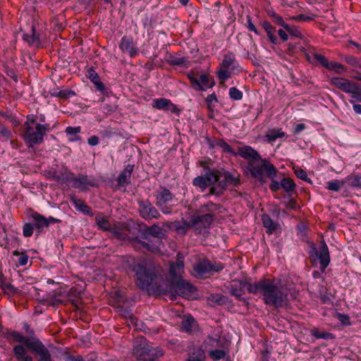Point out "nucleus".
Instances as JSON below:
<instances>
[{
  "label": "nucleus",
  "mask_w": 361,
  "mask_h": 361,
  "mask_svg": "<svg viewBox=\"0 0 361 361\" xmlns=\"http://www.w3.org/2000/svg\"><path fill=\"white\" fill-rule=\"evenodd\" d=\"M281 188L288 193V195L290 197L292 195V192L294 191L295 188V183L293 180L289 177L283 178L281 180Z\"/></svg>",
  "instance_id": "obj_29"
},
{
  "label": "nucleus",
  "mask_w": 361,
  "mask_h": 361,
  "mask_svg": "<svg viewBox=\"0 0 361 361\" xmlns=\"http://www.w3.org/2000/svg\"><path fill=\"white\" fill-rule=\"evenodd\" d=\"M241 183L240 176L236 172H230L224 169H205V173L195 177L192 180L195 187L199 188L203 192L207 188L210 187L207 197L223 195L228 188V185L238 187Z\"/></svg>",
  "instance_id": "obj_3"
},
{
  "label": "nucleus",
  "mask_w": 361,
  "mask_h": 361,
  "mask_svg": "<svg viewBox=\"0 0 361 361\" xmlns=\"http://www.w3.org/2000/svg\"><path fill=\"white\" fill-rule=\"evenodd\" d=\"M262 25V27H264V30L266 31V32L267 34V37H269L271 42L274 44H277V37L274 35V32L276 31L275 28L267 20L263 21Z\"/></svg>",
  "instance_id": "obj_27"
},
{
  "label": "nucleus",
  "mask_w": 361,
  "mask_h": 361,
  "mask_svg": "<svg viewBox=\"0 0 361 361\" xmlns=\"http://www.w3.org/2000/svg\"><path fill=\"white\" fill-rule=\"evenodd\" d=\"M247 27L250 31L254 32L257 35H260L255 25L252 22V18L250 16H247Z\"/></svg>",
  "instance_id": "obj_64"
},
{
  "label": "nucleus",
  "mask_w": 361,
  "mask_h": 361,
  "mask_svg": "<svg viewBox=\"0 0 361 361\" xmlns=\"http://www.w3.org/2000/svg\"><path fill=\"white\" fill-rule=\"evenodd\" d=\"M175 195L172 194L170 190L164 187L161 188V190L158 191L155 195L156 202L155 204L159 208L161 212L165 214H169L172 213L173 205L169 204Z\"/></svg>",
  "instance_id": "obj_11"
},
{
  "label": "nucleus",
  "mask_w": 361,
  "mask_h": 361,
  "mask_svg": "<svg viewBox=\"0 0 361 361\" xmlns=\"http://www.w3.org/2000/svg\"><path fill=\"white\" fill-rule=\"evenodd\" d=\"M207 301L210 306H214L215 305H224L230 302L227 296L219 293L211 294L208 297Z\"/></svg>",
  "instance_id": "obj_25"
},
{
  "label": "nucleus",
  "mask_w": 361,
  "mask_h": 361,
  "mask_svg": "<svg viewBox=\"0 0 361 361\" xmlns=\"http://www.w3.org/2000/svg\"><path fill=\"white\" fill-rule=\"evenodd\" d=\"M23 39L27 42L30 46L38 47L40 44L39 35L36 34L35 27L32 25L30 33H25L23 35Z\"/></svg>",
  "instance_id": "obj_23"
},
{
  "label": "nucleus",
  "mask_w": 361,
  "mask_h": 361,
  "mask_svg": "<svg viewBox=\"0 0 361 361\" xmlns=\"http://www.w3.org/2000/svg\"><path fill=\"white\" fill-rule=\"evenodd\" d=\"M130 176H128V173L123 171L118 176L116 180L118 185L124 186L125 185L130 183Z\"/></svg>",
  "instance_id": "obj_50"
},
{
  "label": "nucleus",
  "mask_w": 361,
  "mask_h": 361,
  "mask_svg": "<svg viewBox=\"0 0 361 361\" xmlns=\"http://www.w3.org/2000/svg\"><path fill=\"white\" fill-rule=\"evenodd\" d=\"M130 269L135 273L137 287L146 290L149 295L170 293L172 295L189 298L195 290V287L183 279L174 282H166L160 273L159 267L149 265L145 259L134 262Z\"/></svg>",
  "instance_id": "obj_1"
},
{
  "label": "nucleus",
  "mask_w": 361,
  "mask_h": 361,
  "mask_svg": "<svg viewBox=\"0 0 361 361\" xmlns=\"http://www.w3.org/2000/svg\"><path fill=\"white\" fill-rule=\"evenodd\" d=\"M169 102L170 100L166 98L156 99L153 100L152 106L157 109L166 111V108L169 106Z\"/></svg>",
  "instance_id": "obj_39"
},
{
  "label": "nucleus",
  "mask_w": 361,
  "mask_h": 361,
  "mask_svg": "<svg viewBox=\"0 0 361 361\" xmlns=\"http://www.w3.org/2000/svg\"><path fill=\"white\" fill-rule=\"evenodd\" d=\"M345 180L350 187L361 188V176H348Z\"/></svg>",
  "instance_id": "obj_38"
},
{
  "label": "nucleus",
  "mask_w": 361,
  "mask_h": 361,
  "mask_svg": "<svg viewBox=\"0 0 361 361\" xmlns=\"http://www.w3.org/2000/svg\"><path fill=\"white\" fill-rule=\"evenodd\" d=\"M133 355L137 361H157L164 352L159 348L152 347L145 336H140L133 341Z\"/></svg>",
  "instance_id": "obj_7"
},
{
  "label": "nucleus",
  "mask_w": 361,
  "mask_h": 361,
  "mask_svg": "<svg viewBox=\"0 0 361 361\" xmlns=\"http://www.w3.org/2000/svg\"><path fill=\"white\" fill-rule=\"evenodd\" d=\"M130 243L132 246L137 250L140 251H149L153 252L155 250V247L145 241L141 240L138 236L136 237H128Z\"/></svg>",
  "instance_id": "obj_18"
},
{
  "label": "nucleus",
  "mask_w": 361,
  "mask_h": 361,
  "mask_svg": "<svg viewBox=\"0 0 361 361\" xmlns=\"http://www.w3.org/2000/svg\"><path fill=\"white\" fill-rule=\"evenodd\" d=\"M138 232L140 234V236L139 238L141 240H148L149 237L150 236L149 234H147V225L145 224L140 227V228L138 229Z\"/></svg>",
  "instance_id": "obj_62"
},
{
  "label": "nucleus",
  "mask_w": 361,
  "mask_h": 361,
  "mask_svg": "<svg viewBox=\"0 0 361 361\" xmlns=\"http://www.w3.org/2000/svg\"><path fill=\"white\" fill-rule=\"evenodd\" d=\"M56 95L61 99H66L72 96L75 95V93L73 90H66L59 91Z\"/></svg>",
  "instance_id": "obj_57"
},
{
  "label": "nucleus",
  "mask_w": 361,
  "mask_h": 361,
  "mask_svg": "<svg viewBox=\"0 0 361 361\" xmlns=\"http://www.w3.org/2000/svg\"><path fill=\"white\" fill-rule=\"evenodd\" d=\"M80 295L81 291L78 290L75 287L70 288L67 293L71 303L75 307H78V300L76 299L80 298Z\"/></svg>",
  "instance_id": "obj_32"
},
{
  "label": "nucleus",
  "mask_w": 361,
  "mask_h": 361,
  "mask_svg": "<svg viewBox=\"0 0 361 361\" xmlns=\"http://www.w3.org/2000/svg\"><path fill=\"white\" fill-rule=\"evenodd\" d=\"M0 135L6 140L11 139L13 136L11 131L3 124H0Z\"/></svg>",
  "instance_id": "obj_56"
},
{
  "label": "nucleus",
  "mask_w": 361,
  "mask_h": 361,
  "mask_svg": "<svg viewBox=\"0 0 361 361\" xmlns=\"http://www.w3.org/2000/svg\"><path fill=\"white\" fill-rule=\"evenodd\" d=\"M290 35L302 39V35L300 31L295 26H290L288 24L285 25L284 28Z\"/></svg>",
  "instance_id": "obj_51"
},
{
  "label": "nucleus",
  "mask_w": 361,
  "mask_h": 361,
  "mask_svg": "<svg viewBox=\"0 0 361 361\" xmlns=\"http://www.w3.org/2000/svg\"><path fill=\"white\" fill-rule=\"evenodd\" d=\"M72 183L73 188L82 190H86L87 186H96V184L94 182L90 181L86 175H79L78 178L73 177Z\"/></svg>",
  "instance_id": "obj_20"
},
{
  "label": "nucleus",
  "mask_w": 361,
  "mask_h": 361,
  "mask_svg": "<svg viewBox=\"0 0 361 361\" xmlns=\"http://www.w3.org/2000/svg\"><path fill=\"white\" fill-rule=\"evenodd\" d=\"M34 225L32 223H25L23 226V234L25 237H30L33 234Z\"/></svg>",
  "instance_id": "obj_54"
},
{
  "label": "nucleus",
  "mask_w": 361,
  "mask_h": 361,
  "mask_svg": "<svg viewBox=\"0 0 361 361\" xmlns=\"http://www.w3.org/2000/svg\"><path fill=\"white\" fill-rule=\"evenodd\" d=\"M174 224L175 230L183 235H185L188 229L192 228L190 220L188 221L183 219L182 221L175 222Z\"/></svg>",
  "instance_id": "obj_30"
},
{
  "label": "nucleus",
  "mask_w": 361,
  "mask_h": 361,
  "mask_svg": "<svg viewBox=\"0 0 361 361\" xmlns=\"http://www.w3.org/2000/svg\"><path fill=\"white\" fill-rule=\"evenodd\" d=\"M52 28L55 31H61L65 28L63 16L54 17L51 20Z\"/></svg>",
  "instance_id": "obj_36"
},
{
  "label": "nucleus",
  "mask_w": 361,
  "mask_h": 361,
  "mask_svg": "<svg viewBox=\"0 0 361 361\" xmlns=\"http://www.w3.org/2000/svg\"><path fill=\"white\" fill-rule=\"evenodd\" d=\"M96 221L99 229L104 231H109L111 229V225L106 218H96Z\"/></svg>",
  "instance_id": "obj_47"
},
{
  "label": "nucleus",
  "mask_w": 361,
  "mask_h": 361,
  "mask_svg": "<svg viewBox=\"0 0 361 361\" xmlns=\"http://www.w3.org/2000/svg\"><path fill=\"white\" fill-rule=\"evenodd\" d=\"M337 318L343 325L349 326L351 324L350 317L348 314L337 313Z\"/></svg>",
  "instance_id": "obj_58"
},
{
  "label": "nucleus",
  "mask_w": 361,
  "mask_h": 361,
  "mask_svg": "<svg viewBox=\"0 0 361 361\" xmlns=\"http://www.w3.org/2000/svg\"><path fill=\"white\" fill-rule=\"evenodd\" d=\"M221 207V204L209 201L196 209L190 216V224L195 231L200 233L202 228H209L216 217L214 212Z\"/></svg>",
  "instance_id": "obj_6"
},
{
  "label": "nucleus",
  "mask_w": 361,
  "mask_h": 361,
  "mask_svg": "<svg viewBox=\"0 0 361 361\" xmlns=\"http://www.w3.org/2000/svg\"><path fill=\"white\" fill-rule=\"evenodd\" d=\"M109 231L112 234L113 237L118 240H123L127 238V234L123 233L122 229L118 226H111V229Z\"/></svg>",
  "instance_id": "obj_44"
},
{
  "label": "nucleus",
  "mask_w": 361,
  "mask_h": 361,
  "mask_svg": "<svg viewBox=\"0 0 361 361\" xmlns=\"http://www.w3.org/2000/svg\"><path fill=\"white\" fill-rule=\"evenodd\" d=\"M198 82L200 83V87H202L200 90L204 91L207 88H211L212 87L215 82L214 80H212L211 82H209V79L207 75L202 74Z\"/></svg>",
  "instance_id": "obj_35"
},
{
  "label": "nucleus",
  "mask_w": 361,
  "mask_h": 361,
  "mask_svg": "<svg viewBox=\"0 0 361 361\" xmlns=\"http://www.w3.org/2000/svg\"><path fill=\"white\" fill-rule=\"evenodd\" d=\"M236 153L240 157L249 160L247 169L251 176L257 179L261 183L265 182L264 172L268 177L271 178L276 176V168L269 160L262 159L252 147H239Z\"/></svg>",
  "instance_id": "obj_5"
},
{
  "label": "nucleus",
  "mask_w": 361,
  "mask_h": 361,
  "mask_svg": "<svg viewBox=\"0 0 361 361\" xmlns=\"http://www.w3.org/2000/svg\"><path fill=\"white\" fill-rule=\"evenodd\" d=\"M60 178V182L63 183H69L73 181L74 173L71 171L68 170L67 168H63L59 173Z\"/></svg>",
  "instance_id": "obj_31"
},
{
  "label": "nucleus",
  "mask_w": 361,
  "mask_h": 361,
  "mask_svg": "<svg viewBox=\"0 0 361 361\" xmlns=\"http://www.w3.org/2000/svg\"><path fill=\"white\" fill-rule=\"evenodd\" d=\"M15 256H20L18 259V264L19 266H25L27 264L29 256L25 252H19L16 250L13 252Z\"/></svg>",
  "instance_id": "obj_49"
},
{
  "label": "nucleus",
  "mask_w": 361,
  "mask_h": 361,
  "mask_svg": "<svg viewBox=\"0 0 361 361\" xmlns=\"http://www.w3.org/2000/svg\"><path fill=\"white\" fill-rule=\"evenodd\" d=\"M311 334L314 336L316 338H324V339H333L334 336L331 333H329L326 331H319L317 328H314L311 330Z\"/></svg>",
  "instance_id": "obj_37"
},
{
  "label": "nucleus",
  "mask_w": 361,
  "mask_h": 361,
  "mask_svg": "<svg viewBox=\"0 0 361 361\" xmlns=\"http://www.w3.org/2000/svg\"><path fill=\"white\" fill-rule=\"evenodd\" d=\"M235 61V55L232 52H229L228 54H226L224 57V59L221 63V66L224 68H230L233 73H237L240 71V68L239 66H235L234 63Z\"/></svg>",
  "instance_id": "obj_19"
},
{
  "label": "nucleus",
  "mask_w": 361,
  "mask_h": 361,
  "mask_svg": "<svg viewBox=\"0 0 361 361\" xmlns=\"http://www.w3.org/2000/svg\"><path fill=\"white\" fill-rule=\"evenodd\" d=\"M325 68L330 71H335L338 73H341L345 71L343 65L336 61L328 62V66Z\"/></svg>",
  "instance_id": "obj_45"
},
{
  "label": "nucleus",
  "mask_w": 361,
  "mask_h": 361,
  "mask_svg": "<svg viewBox=\"0 0 361 361\" xmlns=\"http://www.w3.org/2000/svg\"><path fill=\"white\" fill-rule=\"evenodd\" d=\"M309 255L312 261H319L320 269L322 271H324L330 263L329 248L325 241L324 240L321 241L319 250L317 248L316 245L312 243Z\"/></svg>",
  "instance_id": "obj_10"
},
{
  "label": "nucleus",
  "mask_w": 361,
  "mask_h": 361,
  "mask_svg": "<svg viewBox=\"0 0 361 361\" xmlns=\"http://www.w3.org/2000/svg\"><path fill=\"white\" fill-rule=\"evenodd\" d=\"M116 309L117 312H118L121 317L126 319H130L133 322H134V320H136L137 322V319L133 317L130 310L124 308L123 307L120 305H118Z\"/></svg>",
  "instance_id": "obj_40"
},
{
  "label": "nucleus",
  "mask_w": 361,
  "mask_h": 361,
  "mask_svg": "<svg viewBox=\"0 0 361 361\" xmlns=\"http://www.w3.org/2000/svg\"><path fill=\"white\" fill-rule=\"evenodd\" d=\"M285 135V133L281 131V129H272L269 131L267 135V139L269 142H274L279 137H282Z\"/></svg>",
  "instance_id": "obj_42"
},
{
  "label": "nucleus",
  "mask_w": 361,
  "mask_h": 361,
  "mask_svg": "<svg viewBox=\"0 0 361 361\" xmlns=\"http://www.w3.org/2000/svg\"><path fill=\"white\" fill-rule=\"evenodd\" d=\"M247 291L250 293H260L266 305L282 307L287 305L288 288L283 286H277L274 280L263 279L254 284L248 285Z\"/></svg>",
  "instance_id": "obj_4"
},
{
  "label": "nucleus",
  "mask_w": 361,
  "mask_h": 361,
  "mask_svg": "<svg viewBox=\"0 0 361 361\" xmlns=\"http://www.w3.org/2000/svg\"><path fill=\"white\" fill-rule=\"evenodd\" d=\"M86 76L93 82L96 87V88L103 92L105 87L104 85L100 80V78L99 75L95 72L93 68H90L87 71Z\"/></svg>",
  "instance_id": "obj_21"
},
{
  "label": "nucleus",
  "mask_w": 361,
  "mask_h": 361,
  "mask_svg": "<svg viewBox=\"0 0 361 361\" xmlns=\"http://www.w3.org/2000/svg\"><path fill=\"white\" fill-rule=\"evenodd\" d=\"M12 341L23 343L13 348V356L18 361H54L51 353L40 339L36 336H24L20 332L6 329L1 334Z\"/></svg>",
  "instance_id": "obj_2"
},
{
  "label": "nucleus",
  "mask_w": 361,
  "mask_h": 361,
  "mask_svg": "<svg viewBox=\"0 0 361 361\" xmlns=\"http://www.w3.org/2000/svg\"><path fill=\"white\" fill-rule=\"evenodd\" d=\"M147 234H149L152 237L159 239H162L166 237L165 231L157 224H154L150 226H147Z\"/></svg>",
  "instance_id": "obj_26"
},
{
  "label": "nucleus",
  "mask_w": 361,
  "mask_h": 361,
  "mask_svg": "<svg viewBox=\"0 0 361 361\" xmlns=\"http://www.w3.org/2000/svg\"><path fill=\"white\" fill-rule=\"evenodd\" d=\"M166 62L168 64L171 66H183L185 67H188L190 65V61L186 57H176L173 56H171L167 60Z\"/></svg>",
  "instance_id": "obj_28"
},
{
  "label": "nucleus",
  "mask_w": 361,
  "mask_h": 361,
  "mask_svg": "<svg viewBox=\"0 0 361 361\" xmlns=\"http://www.w3.org/2000/svg\"><path fill=\"white\" fill-rule=\"evenodd\" d=\"M345 183V180H334L327 183V188L329 190L338 192Z\"/></svg>",
  "instance_id": "obj_41"
},
{
  "label": "nucleus",
  "mask_w": 361,
  "mask_h": 361,
  "mask_svg": "<svg viewBox=\"0 0 361 361\" xmlns=\"http://www.w3.org/2000/svg\"><path fill=\"white\" fill-rule=\"evenodd\" d=\"M307 59L312 64L317 65V63L321 64L323 67L328 66V59L320 54L310 51L306 54Z\"/></svg>",
  "instance_id": "obj_22"
},
{
  "label": "nucleus",
  "mask_w": 361,
  "mask_h": 361,
  "mask_svg": "<svg viewBox=\"0 0 361 361\" xmlns=\"http://www.w3.org/2000/svg\"><path fill=\"white\" fill-rule=\"evenodd\" d=\"M285 206L287 209H296L299 208L296 200L292 197H290L289 200L285 202Z\"/></svg>",
  "instance_id": "obj_63"
},
{
  "label": "nucleus",
  "mask_w": 361,
  "mask_h": 361,
  "mask_svg": "<svg viewBox=\"0 0 361 361\" xmlns=\"http://www.w3.org/2000/svg\"><path fill=\"white\" fill-rule=\"evenodd\" d=\"M188 77L191 83V86L195 90H200L201 89H202V87H200V83L198 82L199 78H197L193 73L188 74Z\"/></svg>",
  "instance_id": "obj_55"
},
{
  "label": "nucleus",
  "mask_w": 361,
  "mask_h": 361,
  "mask_svg": "<svg viewBox=\"0 0 361 361\" xmlns=\"http://www.w3.org/2000/svg\"><path fill=\"white\" fill-rule=\"evenodd\" d=\"M231 73H233L231 70L221 67V69L217 72V75L220 80L225 81L231 78Z\"/></svg>",
  "instance_id": "obj_53"
},
{
  "label": "nucleus",
  "mask_w": 361,
  "mask_h": 361,
  "mask_svg": "<svg viewBox=\"0 0 361 361\" xmlns=\"http://www.w3.org/2000/svg\"><path fill=\"white\" fill-rule=\"evenodd\" d=\"M269 16L272 19L274 23L281 25L283 28H285V25H288L284 22L283 18L274 11L269 12Z\"/></svg>",
  "instance_id": "obj_48"
},
{
  "label": "nucleus",
  "mask_w": 361,
  "mask_h": 361,
  "mask_svg": "<svg viewBox=\"0 0 361 361\" xmlns=\"http://www.w3.org/2000/svg\"><path fill=\"white\" fill-rule=\"evenodd\" d=\"M216 145L221 148L224 153L229 154L232 156H237V153L231 148V147L224 140L220 139L216 141Z\"/></svg>",
  "instance_id": "obj_34"
},
{
  "label": "nucleus",
  "mask_w": 361,
  "mask_h": 361,
  "mask_svg": "<svg viewBox=\"0 0 361 361\" xmlns=\"http://www.w3.org/2000/svg\"><path fill=\"white\" fill-rule=\"evenodd\" d=\"M30 217L32 220V224L36 229L37 233H41L44 231V228L48 227V221L47 218L39 214L38 212L30 209L29 210Z\"/></svg>",
  "instance_id": "obj_17"
},
{
  "label": "nucleus",
  "mask_w": 361,
  "mask_h": 361,
  "mask_svg": "<svg viewBox=\"0 0 361 361\" xmlns=\"http://www.w3.org/2000/svg\"><path fill=\"white\" fill-rule=\"evenodd\" d=\"M37 116L34 115L27 116L26 118V121L24 123V128H27V126H35L37 124Z\"/></svg>",
  "instance_id": "obj_60"
},
{
  "label": "nucleus",
  "mask_w": 361,
  "mask_h": 361,
  "mask_svg": "<svg viewBox=\"0 0 361 361\" xmlns=\"http://www.w3.org/2000/svg\"><path fill=\"white\" fill-rule=\"evenodd\" d=\"M250 284L242 280H233L229 285V292L231 295L240 300L241 296L245 293V289L247 290V286Z\"/></svg>",
  "instance_id": "obj_16"
},
{
  "label": "nucleus",
  "mask_w": 361,
  "mask_h": 361,
  "mask_svg": "<svg viewBox=\"0 0 361 361\" xmlns=\"http://www.w3.org/2000/svg\"><path fill=\"white\" fill-rule=\"evenodd\" d=\"M71 201L74 204L75 207L80 212L85 214H90L91 211L90 207H88L82 200L76 197H72Z\"/></svg>",
  "instance_id": "obj_33"
},
{
  "label": "nucleus",
  "mask_w": 361,
  "mask_h": 361,
  "mask_svg": "<svg viewBox=\"0 0 361 361\" xmlns=\"http://www.w3.org/2000/svg\"><path fill=\"white\" fill-rule=\"evenodd\" d=\"M295 173L298 178L305 181L311 182L310 179L307 177V172L305 170L301 169H295Z\"/></svg>",
  "instance_id": "obj_59"
},
{
  "label": "nucleus",
  "mask_w": 361,
  "mask_h": 361,
  "mask_svg": "<svg viewBox=\"0 0 361 361\" xmlns=\"http://www.w3.org/2000/svg\"><path fill=\"white\" fill-rule=\"evenodd\" d=\"M81 131L80 126L71 127L68 126L66 128L65 132L68 135H77Z\"/></svg>",
  "instance_id": "obj_61"
},
{
  "label": "nucleus",
  "mask_w": 361,
  "mask_h": 361,
  "mask_svg": "<svg viewBox=\"0 0 361 361\" xmlns=\"http://www.w3.org/2000/svg\"><path fill=\"white\" fill-rule=\"evenodd\" d=\"M119 48L123 53H127L130 57L133 58L139 53V49L136 47L133 37L124 35L119 44Z\"/></svg>",
  "instance_id": "obj_14"
},
{
  "label": "nucleus",
  "mask_w": 361,
  "mask_h": 361,
  "mask_svg": "<svg viewBox=\"0 0 361 361\" xmlns=\"http://www.w3.org/2000/svg\"><path fill=\"white\" fill-rule=\"evenodd\" d=\"M331 82L344 92L350 94L361 92V85L356 82H352L348 79L335 77L331 78Z\"/></svg>",
  "instance_id": "obj_13"
},
{
  "label": "nucleus",
  "mask_w": 361,
  "mask_h": 361,
  "mask_svg": "<svg viewBox=\"0 0 361 361\" xmlns=\"http://www.w3.org/2000/svg\"><path fill=\"white\" fill-rule=\"evenodd\" d=\"M180 254H178L176 262H171L169 266V280L168 282H174L182 279L181 274L183 272L184 263L180 260Z\"/></svg>",
  "instance_id": "obj_15"
},
{
  "label": "nucleus",
  "mask_w": 361,
  "mask_h": 361,
  "mask_svg": "<svg viewBox=\"0 0 361 361\" xmlns=\"http://www.w3.org/2000/svg\"><path fill=\"white\" fill-rule=\"evenodd\" d=\"M138 212L140 216L145 220L159 219L161 214L149 200L138 201Z\"/></svg>",
  "instance_id": "obj_12"
},
{
  "label": "nucleus",
  "mask_w": 361,
  "mask_h": 361,
  "mask_svg": "<svg viewBox=\"0 0 361 361\" xmlns=\"http://www.w3.org/2000/svg\"><path fill=\"white\" fill-rule=\"evenodd\" d=\"M262 221L268 234H271L279 227V224L274 222L267 214L262 215Z\"/></svg>",
  "instance_id": "obj_24"
},
{
  "label": "nucleus",
  "mask_w": 361,
  "mask_h": 361,
  "mask_svg": "<svg viewBox=\"0 0 361 361\" xmlns=\"http://www.w3.org/2000/svg\"><path fill=\"white\" fill-rule=\"evenodd\" d=\"M224 268L223 264H212L207 258H200L193 265V275L198 279H204L213 275L216 272H219Z\"/></svg>",
  "instance_id": "obj_9"
},
{
  "label": "nucleus",
  "mask_w": 361,
  "mask_h": 361,
  "mask_svg": "<svg viewBox=\"0 0 361 361\" xmlns=\"http://www.w3.org/2000/svg\"><path fill=\"white\" fill-rule=\"evenodd\" d=\"M229 96L234 100H240L243 98V92L237 87H233L229 89Z\"/></svg>",
  "instance_id": "obj_52"
},
{
  "label": "nucleus",
  "mask_w": 361,
  "mask_h": 361,
  "mask_svg": "<svg viewBox=\"0 0 361 361\" xmlns=\"http://www.w3.org/2000/svg\"><path fill=\"white\" fill-rule=\"evenodd\" d=\"M49 131V124L37 123L35 126L24 128L22 137L28 148H33L44 142V136Z\"/></svg>",
  "instance_id": "obj_8"
},
{
  "label": "nucleus",
  "mask_w": 361,
  "mask_h": 361,
  "mask_svg": "<svg viewBox=\"0 0 361 361\" xmlns=\"http://www.w3.org/2000/svg\"><path fill=\"white\" fill-rule=\"evenodd\" d=\"M209 357L214 361L220 360L225 357L226 351L224 350H214L209 352Z\"/></svg>",
  "instance_id": "obj_46"
},
{
  "label": "nucleus",
  "mask_w": 361,
  "mask_h": 361,
  "mask_svg": "<svg viewBox=\"0 0 361 361\" xmlns=\"http://www.w3.org/2000/svg\"><path fill=\"white\" fill-rule=\"evenodd\" d=\"M196 322L191 316L187 317L182 321V328L187 332L191 331Z\"/></svg>",
  "instance_id": "obj_43"
}]
</instances>
